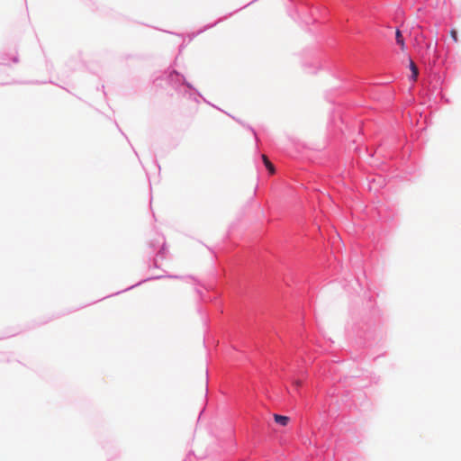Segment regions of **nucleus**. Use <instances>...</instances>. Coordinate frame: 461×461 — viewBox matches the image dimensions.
Returning a JSON list of instances; mask_svg holds the SVG:
<instances>
[{"instance_id":"f257e3e1","label":"nucleus","mask_w":461,"mask_h":461,"mask_svg":"<svg viewBox=\"0 0 461 461\" xmlns=\"http://www.w3.org/2000/svg\"><path fill=\"white\" fill-rule=\"evenodd\" d=\"M274 420L277 424L284 427H285L290 420L289 417L280 414H274Z\"/></svg>"},{"instance_id":"f03ea898","label":"nucleus","mask_w":461,"mask_h":461,"mask_svg":"<svg viewBox=\"0 0 461 461\" xmlns=\"http://www.w3.org/2000/svg\"><path fill=\"white\" fill-rule=\"evenodd\" d=\"M395 39H396L397 44L401 47V50H405L404 39L402 35V32L399 30H397L395 32Z\"/></svg>"},{"instance_id":"7ed1b4c3","label":"nucleus","mask_w":461,"mask_h":461,"mask_svg":"<svg viewBox=\"0 0 461 461\" xmlns=\"http://www.w3.org/2000/svg\"><path fill=\"white\" fill-rule=\"evenodd\" d=\"M410 69L411 71V79L415 81L418 77L419 70L416 64L411 59H410Z\"/></svg>"},{"instance_id":"20e7f679","label":"nucleus","mask_w":461,"mask_h":461,"mask_svg":"<svg viewBox=\"0 0 461 461\" xmlns=\"http://www.w3.org/2000/svg\"><path fill=\"white\" fill-rule=\"evenodd\" d=\"M262 159H263V162L265 164V166L267 167V168L269 170L270 174H274L275 173V167L274 165L268 160L267 157L266 155H262Z\"/></svg>"},{"instance_id":"39448f33","label":"nucleus","mask_w":461,"mask_h":461,"mask_svg":"<svg viewBox=\"0 0 461 461\" xmlns=\"http://www.w3.org/2000/svg\"><path fill=\"white\" fill-rule=\"evenodd\" d=\"M450 36L451 38L453 39V41L455 42H457L458 41V38H457V32L455 30V29H452L450 31Z\"/></svg>"},{"instance_id":"423d86ee","label":"nucleus","mask_w":461,"mask_h":461,"mask_svg":"<svg viewBox=\"0 0 461 461\" xmlns=\"http://www.w3.org/2000/svg\"><path fill=\"white\" fill-rule=\"evenodd\" d=\"M303 384V382L301 380H294L293 385L295 389H299Z\"/></svg>"}]
</instances>
